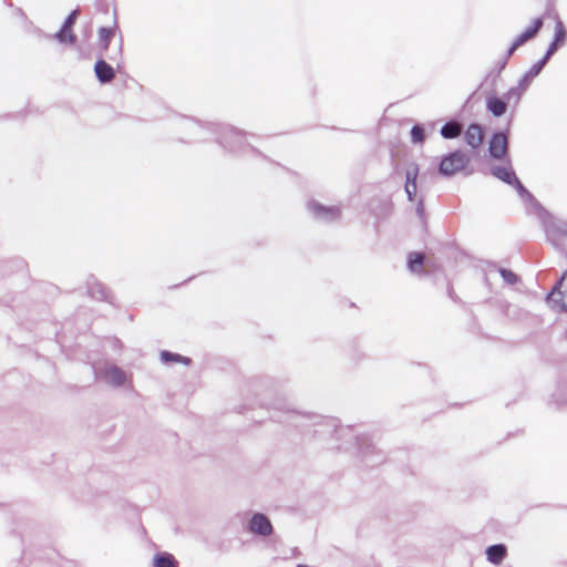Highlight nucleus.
Listing matches in <instances>:
<instances>
[{
    "label": "nucleus",
    "instance_id": "f257e3e1",
    "mask_svg": "<svg viewBox=\"0 0 567 567\" xmlns=\"http://www.w3.org/2000/svg\"><path fill=\"white\" fill-rule=\"evenodd\" d=\"M468 158L461 152H454L441 159L439 171L444 176L454 175L466 167Z\"/></svg>",
    "mask_w": 567,
    "mask_h": 567
},
{
    "label": "nucleus",
    "instance_id": "f03ea898",
    "mask_svg": "<svg viewBox=\"0 0 567 567\" xmlns=\"http://www.w3.org/2000/svg\"><path fill=\"white\" fill-rule=\"evenodd\" d=\"M550 306L559 311L567 309V270L548 297Z\"/></svg>",
    "mask_w": 567,
    "mask_h": 567
},
{
    "label": "nucleus",
    "instance_id": "7ed1b4c3",
    "mask_svg": "<svg viewBox=\"0 0 567 567\" xmlns=\"http://www.w3.org/2000/svg\"><path fill=\"white\" fill-rule=\"evenodd\" d=\"M492 173L494 176H496L497 178H499L508 184L514 183L516 185L518 193L522 196H527V197L529 196L527 190L523 187V185L515 177L509 164H506L503 166H495L492 168Z\"/></svg>",
    "mask_w": 567,
    "mask_h": 567
},
{
    "label": "nucleus",
    "instance_id": "20e7f679",
    "mask_svg": "<svg viewBox=\"0 0 567 567\" xmlns=\"http://www.w3.org/2000/svg\"><path fill=\"white\" fill-rule=\"evenodd\" d=\"M99 377L111 385H122L126 382V374L116 367H107L99 373Z\"/></svg>",
    "mask_w": 567,
    "mask_h": 567
},
{
    "label": "nucleus",
    "instance_id": "39448f33",
    "mask_svg": "<svg viewBox=\"0 0 567 567\" xmlns=\"http://www.w3.org/2000/svg\"><path fill=\"white\" fill-rule=\"evenodd\" d=\"M507 152V136L503 133L495 134L489 142V153L495 158L503 157Z\"/></svg>",
    "mask_w": 567,
    "mask_h": 567
},
{
    "label": "nucleus",
    "instance_id": "423d86ee",
    "mask_svg": "<svg viewBox=\"0 0 567 567\" xmlns=\"http://www.w3.org/2000/svg\"><path fill=\"white\" fill-rule=\"evenodd\" d=\"M250 530L260 535H269L272 530V526L265 515L256 514L251 518Z\"/></svg>",
    "mask_w": 567,
    "mask_h": 567
},
{
    "label": "nucleus",
    "instance_id": "0eeeda50",
    "mask_svg": "<svg viewBox=\"0 0 567 567\" xmlns=\"http://www.w3.org/2000/svg\"><path fill=\"white\" fill-rule=\"evenodd\" d=\"M419 174V167L416 165H412L406 171V183H405V192L410 200H412L416 194V177Z\"/></svg>",
    "mask_w": 567,
    "mask_h": 567
},
{
    "label": "nucleus",
    "instance_id": "6e6552de",
    "mask_svg": "<svg viewBox=\"0 0 567 567\" xmlns=\"http://www.w3.org/2000/svg\"><path fill=\"white\" fill-rule=\"evenodd\" d=\"M543 22L540 19H537L535 20L534 24L526 29L518 38L517 40L514 42L513 47L511 48L509 50V53L514 52V50L519 47L520 44H523L524 42H526L527 40L532 39L537 32L538 30L540 29Z\"/></svg>",
    "mask_w": 567,
    "mask_h": 567
},
{
    "label": "nucleus",
    "instance_id": "1a4fd4ad",
    "mask_svg": "<svg viewBox=\"0 0 567 567\" xmlns=\"http://www.w3.org/2000/svg\"><path fill=\"white\" fill-rule=\"evenodd\" d=\"M465 140L472 147H477L483 142V130L480 125L473 124L465 132Z\"/></svg>",
    "mask_w": 567,
    "mask_h": 567
},
{
    "label": "nucleus",
    "instance_id": "9d476101",
    "mask_svg": "<svg viewBox=\"0 0 567 567\" xmlns=\"http://www.w3.org/2000/svg\"><path fill=\"white\" fill-rule=\"evenodd\" d=\"M96 76L101 82H109L114 76V71L112 66L106 64L104 61H99L95 65Z\"/></svg>",
    "mask_w": 567,
    "mask_h": 567
},
{
    "label": "nucleus",
    "instance_id": "9b49d317",
    "mask_svg": "<svg viewBox=\"0 0 567 567\" xmlns=\"http://www.w3.org/2000/svg\"><path fill=\"white\" fill-rule=\"evenodd\" d=\"M154 567H177V561L168 553H159L153 559Z\"/></svg>",
    "mask_w": 567,
    "mask_h": 567
},
{
    "label": "nucleus",
    "instance_id": "f8f14e48",
    "mask_svg": "<svg viewBox=\"0 0 567 567\" xmlns=\"http://www.w3.org/2000/svg\"><path fill=\"white\" fill-rule=\"evenodd\" d=\"M506 554V548L503 545H494L487 548V559L493 564L502 561Z\"/></svg>",
    "mask_w": 567,
    "mask_h": 567
},
{
    "label": "nucleus",
    "instance_id": "ddd939ff",
    "mask_svg": "<svg viewBox=\"0 0 567 567\" xmlns=\"http://www.w3.org/2000/svg\"><path fill=\"white\" fill-rule=\"evenodd\" d=\"M487 109L495 115L501 116L506 111V103L497 97H491L487 101Z\"/></svg>",
    "mask_w": 567,
    "mask_h": 567
},
{
    "label": "nucleus",
    "instance_id": "4468645a",
    "mask_svg": "<svg viewBox=\"0 0 567 567\" xmlns=\"http://www.w3.org/2000/svg\"><path fill=\"white\" fill-rule=\"evenodd\" d=\"M461 130H462V127L458 123L451 122V123H446L441 128V134L444 138H453V137H456L460 135Z\"/></svg>",
    "mask_w": 567,
    "mask_h": 567
},
{
    "label": "nucleus",
    "instance_id": "2eb2a0df",
    "mask_svg": "<svg viewBox=\"0 0 567 567\" xmlns=\"http://www.w3.org/2000/svg\"><path fill=\"white\" fill-rule=\"evenodd\" d=\"M311 209L318 217H322V218H330V217L332 218V217L337 216V214H338V212L336 209L326 208V207L320 206L319 204H312Z\"/></svg>",
    "mask_w": 567,
    "mask_h": 567
},
{
    "label": "nucleus",
    "instance_id": "dca6fc26",
    "mask_svg": "<svg viewBox=\"0 0 567 567\" xmlns=\"http://www.w3.org/2000/svg\"><path fill=\"white\" fill-rule=\"evenodd\" d=\"M423 262V255L419 252H412L409 256V269L412 272H417L419 268L421 267Z\"/></svg>",
    "mask_w": 567,
    "mask_h": 567
},
{
    "label": "nucleus",
    "instance_id": "f3484780",
    "mask_svg": "<svg viewBox=\"0 0 567 567\" xmlns=\"http://www.w3.org/2000/svg\"><path fill=\"white\" fill-rule=\"evenodd\" d=\"M58 39L60 42L63 43H73L74 42V35L72 33L71 29H66L65 27L62 28V30L58 33Z\"/></svg>",
    "mask_w": 567,
    "mask_h": 567
},
{
    "label": "nucleus",
    "instance_id": "a211bd4d",
    "mask_svg": "<svg viewBox=\"0 0 567 567\" xmlns=\"http://www.w3.org/2000/svg\"><path fill=\"white\" fill-rule=\"evenodd\" d=\"M565 29H564V25L561 23L560 20H557L556 21V27H555V39H554V42L558 43V44H563L564 40H565Z\"/></svg>",
    "mask_w": 567,
    "mask_h": 567
},
{
    "label": "nucleus",
    "instance_id": "6ab92c4d",
    "mask_svg": "<svg viewBox=\"0 0 567 567\" xmlns=\"http://www.w3.org/2000/svg\"><path fill=\"white\" fill-rule=\"evenodd\" d=\"M112 37H113V30L105 29V28L100 30V40H101L104 49L107 48Z\"/></svg>",
    "mask_w": 567,
    "mask_h": 567
},
{
    "label": "nucleus",
    "instance_id": "aec40b11",
    "mask_svg": "<svg viewBox=\"0 0 567 567\" xmlns=\"http://www.w3.org/2000/svg\"><path fill=\"white\" fill-rule=\"evenodd\" d=\"M412 141L414 143H422L424 140V131L421 126H414L411 131Z\"/></svg>",
    "mask_w": 567,
    "mask_h": 567
},
{
    "label": "nucleus",
    "instance_id": "412c9836",
    "mask_svg": "<svg viewBox=\"0 0 567 567\" xmlns=\"http://www.w3.org/2000/svg\"><path fill=\"white\" fill-rule=\"evenodd\" d=\"M546 59H543L540 62H538L537 64H535L528 72V75L530 76H536L540 70L543 69V66L545 65L546 63Z\"/></svg>",
    "mask_w": 567,
    "mask_h": 567
},
{
    "label": "nucleus",
    "instance_id": "4be33fe9",
    "mask_svg": "<svg viewBox=\"0 0 567 567\" xmlns=\"http://www.w3.org/2000/svg\"><path fill=\"white\" fill-rule=\"evenodd\" d=\"M75 19H76V11H73L69 17L68 19L65 20L64 22V25L66 29H71L72 30V27L75 22Z\"/></svg>",
    "mask_w": 567,
    "mask_h": 567
},
{
    "label": "nucleus",
    "instance_id": "5701e85b",
    "mask_svg": "<svg viewBox=\"0 0 567 567\" xmlns=\"http://www.w3.org/2000/svg\"><path fill=\"white\" fill-rule=\"evenodd\" d=\"M558 43L554 42L550 44L549 49L547 50V53L545 55L544 59H546V61L549 59V56L557 50L558 48Z\"/></svg>",
    "mask_w": 567,
    "mask_h": 567
},
{
    "label": "nucleus",
    "instance_id": "b1692460",
    "mask_svg": "<svg viewBox=\"0 0 567 567\" xmlns=\"http://www.w3.org/2000/svg\"><path fill=\"white\" fill-rule=\"evenodd\" d=\"M502 275H503V277H504L506 280H508V281H511V282H513V281H514V275H513V274H508V275H507L505 271H502Z\"/></svg>",
    "mask_w": 567,
    "mask_h": 567
},
{
    "label": "nucleus",
    "instance_id": "393cba45",
    "mask_svg": "<svg viewBox=\"0 0 567 567\" xmlns=\"http://www.w3.org/2000/svg\"><path fill=\"white\" fill-rule=\"evenodd\" d=\"M162 357H163V359H164L165 361H167V360L172 359V358L169 357V354H168V353H166V352H163Z\"/></svg>",
    "mask_w": 567,
    "mask_h": 567
},
{
    "label": "nucleus",
    "instance_id": "a878e982",
    "mask_svg": "<svg viewBox=\"0 0 567 567\" xmlns=\"http://www.w3.org/2000/svg\"><path fill=\"white\" fill-rule=\"evenodd\" d=\"M564 297V290L561 289V292L559 293L558 298Z\"/></svg>",
    "mask_w": 567,
    "mask_h": 567
}]
</instances>
